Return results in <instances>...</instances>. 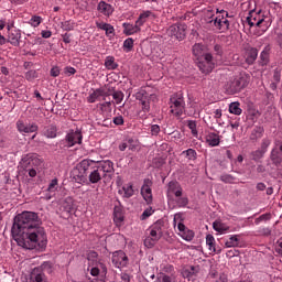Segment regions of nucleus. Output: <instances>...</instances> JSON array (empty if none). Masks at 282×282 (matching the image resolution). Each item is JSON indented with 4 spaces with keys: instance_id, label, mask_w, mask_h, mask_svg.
<instances>
[{
    "instance_id": "22",
    "label": "nucleus",
    "mask_w": 282,
    "mask_h": 282,
    "mask_svg": "<svg viewBox=\"0 0 282 282\" xmlns=\"http://www.w3.org/2000/svg\"><path fill=\"white\" fill-rule=\"evenodd\" d=\"M8 42L13 45V47H19L21 45V30H11L8 35Z\"/></svg>"
},
{
    "instance_id": "24",
    "label": "nucleus",
    "mask_w": 282,
    "mask_h": 282,
    "mask_svg": "<svg viewBox=\"0 0 282 282\" xmlns=\"http://www.w3.org/2000/svg\"><path fill=\"white\" fill-rule=\"evenodd\" d=\"M97 10L100 14H104V17H111L113 14V6L102 0L98 3Z\"/></svg>"
},
{
    "instance_id": "2",
    "label": "nucleus",
    "mask_w": 282,
    "mask_h": 282,
    "mask_svg": "<svg viewBox=\"0 0 282 282\" xmlns=\"http://www.w3.org/2000/svg\"><path fill=\"white\" fill-rule=\"evenodd\" d=\"M113 173V162L110 160L97 162V165L88 174L90 184H98L102 177L110 178Z\"/></svg>"
},
{
    "instance_id": "63",
    "label": "nucleus",
    "mask_w": 282,
    "mask_h": 282,
    "mask_svg": "<svg viewBox=\"0 0 282 282\" xmlns=\"http://www.w3.org/2000/svg\"><path fill=\"white\" fill-rule=\"evenodd\" d=\"M273 149H276V151H280V153H282V141L275 140Z\"/></svg>"
},
{
    "instance_id": "12",
    "label": "nucleus",
    "mask_w": 282,
    "mask_h": 282,
    "mask_svg": "<svg viewBox=\"0 0 282 282\" xmlns=\"http://www.w3.org/2000/svg\"><path fill=\"white\" fill-rule=\"evenodd\" d=\"M90 268L91 276H97L94 282H107V265L102 262H96Z\"/></svg>"
},
{
    "instance_id": "54",
    "label": "nucleus",
    "mask_w": 282,
    "mask_h": 282,
    "mask_svg": "<svg viewBox=\"0 0 282 282\" xmlns=\"http://www.w3.org/2000/svg\"><path fill=\"white\" fill-rule=\"evenodd\" d=\"M263 155H265V151L256 150L252 152V160H254V162H259V160H261V158H263Z\"/></svg>"
},
{
    "instance_id": "53",
    "label": "nucleus",
    "mask_w": 282,
    "mask_h": 282,
    "mask_svg": "<svg viewBox=\"0 0 282 282\" xmlns=\"http://www.w3.org/2000/svg\"><path fill=\"white\" fill-rule=\"evenodd\" d=\"M111 105H113V101H105L102 104H98L97 107L101 111H111Z\"/></svg>"
},
{
    "instance_id": "23",
    "label": "nucleus",
    "mask_w": 282,
    "mask_h": 282,
    "mask_svg": "<svg viewBox=\"0 0 282 282\" xmlns=\"http://www.w3.org/2000/svg\"><path fill=\"white\" fill-rule=\"evenodd\" d=\"M122 28H123V34H126V36H131L133 34H138V32H140L142 30L139 26L138 22H135L134 24L124 22L122 24Z\"/></svg>"
},
{
    "instance_id": "14",
    "label": "nucleus",
    "mask_w": 282,
    "mask_h": 282,
    "mask_svg": "<svg viewBox=\"0 0 282 282\" xmlns=\"http://www.w3.org/2000/svg\"><path fill=\"white\" fill-rule=\"evenodd\" d=\"M112 263L115 268H127V263H129V258L124 251L119 250L112 253Z\"/></svg>"
},
{
    "instance_id": "3",
    "label": "nucleus",
    "mask_w": 282,
    "mask_h": 282,
    "mask_svg": "<svg viewBox=\"0 0 282 282\" xmlns=\"http://www.w3.org/2000/svg\"><path fill=\"white\" fill-rule=\"evenodd\" d=\"M148 237L144 239L145 248H153L162 236L164 235V220L159 219L156 220L148 230Z\"/></svg>"
},
{
    "instance_id": "37",
    "label": "nucleus",
    "mask_w": 282,
    "mask_h": 282,
    "mask_svg": "<svg viewBox=\"0 0 282 282\" xmlns=\"http://www.w3.org/2000/svg\"><path fill=\"white\" fill-rule=\"evenodd\" d=\"M175 204L177 208H186V206H188V197L183 196V194L181 196H176Z\"/></svg>"
},
{
    "instance_id": "10",
    "label": "nucleus",
    "mask_w": 282,
    "mask_h": 282,
    "mask_svg": "<svg viewBox=\"0 0 282 282\" xmlns=\"http://www.w3.org/2000/svg\"><path fill=\"white\" fill-rule=\"evenodd\" d=\"M196 63L203 74H210V72L215 69V57H213V54L210 53H207L203 57L196 59Z\"/></svg>"
},
{
    "instance_id": "28",
    "label": "nucleus",
    "mask_w": 282,
    "mask_h": 282,
    "mask_svg": "<svg viewBox=\"0 0 282 282\" xmlns=\"http://www.w3.org/2000/svg\"><path fill=\"white\" fill-rule=\"evenodd\" d=\"M270 159H271L272 164H274V166H281L282 154L280 151H276V149H272Z\"/></svg>"
},
{
    "instance_id": "4",
    "label": "nucleus",
    "mask_w": 282,
    "mask_h": 282,
    "mask_svg": "<svg viewBox=\"0 0 282 282\" xmlns=\"http://www.w3.org/2000/svg\"><path fill=\"white\" fill-rule=\"evenodd\" d=\"M247 23L250 28H259L257 32V36H262L268 32V24L265 23V18L261 14V11H250L249 15L247 17Z\"/></svg>"
},
{
    "instance_id": "31",
    "label": "nucleus",
    "mask_w": 282,
    "mask_h": 282,
    "mask_svg": "<svg viewBox=\"0 0 282 282\" xmlns=\"http://www.w3.org/2000/svg\"><path fill=\"white\" fill-rule=\"evenodd\" d=\"M263 127L261 126H257L253 128L251 135H250V140H253V142H256L257 140H260V138H263Z\"/></svg>"
},
{
    "instance_id": "21",
    "label": "nucleus",
    "mask_w": 282,
    "mask_h": 282,
    "mask_svg": "<svg viewBox=\"0 0 282 282\" xmlns=\"http://www.w3.org/2000/svg\"><path fill=\"white\" fill-rule=\"evenodd\" d=\"M193 56L198 61L199 58H203V56H206L208 53V48L203 43H196L192 47Z\"/></svg>"
},
{
    "instance_id": "18",
    "label": "nucleus",
    "mask_w": 282,
    "mask_h": 282,
    "mask_svg": "<svg viewBox=\"0 0 282 282\" xmlns=\"http://www.w3.org/2000/svg\"><path fill=\"white\" fill-rule=\"evenodd\" d=\"M184 195V189L182 188V185H180L178 182H170L167 185V197H182Z\"/></svg>"
},
{
    "instance_id": "43",
    "label": "nucleus",
    "mask_w": 282,
    "mask_h": 282,
    "mask_svg": "<svg viewBox=\"0 0 282 282\" xmlns=\"http://www.w3.org/2000/svg\"><path fill=\"white\" fill-rule=\"evenodd\" d=\"M46 191H48V193H53V195H56V191H58V178H53L50 182Z\"/></svg>"
},
{
    "instance_id": "33",
    "label": "nucleus",
    "mask_w": 282,
    "mask_h": 282,
    "mask_svg": "<svg viewBox=\"0 0 282 282\" xmlns=\"http://www.w3.org/2000/svg\"><path fill=\"white\" fill-rule=\"evenodd\" d=\"M97 28L99 30H104L106 33V36H109L111 34H113V32H116V30L113 29V25H111L109 23H105V22L97 23Z\"/></svg>"
},
{
    "instance_id": "17",
    "label": "nucleus",
    "mask_w": 282,
    "mask_h": 282,
    "mask_svg": "<svg viewBox=\"0 0 282 282\" xmlns=\"http://www.w3.org/2000/svg\"><path fill=\"white\" fill-rule=\"evenodd\" d=\"M39 162H41V160H39L36 158V155L34 154H26L20 162V166L21 169H23V171H28L30 169H32L35 164H39Z\"/></svg>"
},
{
    "instance_id": "47",
    "label": "nucleus",
    "mask_w": 282,
    "mask_h": 282,
    "mask_svg": "<svg viewBox=\"0 0 282 282\" xmlns=\"http://www.w3.org/2000/svg\"><path fill=\"white\" fill-rule=\"evenodd\" d=\"M187 127L191 130L192 135L194 138H197V135H199V133L197 132V121H195V120L187 121Z\"/></svg>"
},
{
    "instance_id": "59",
    "label": "nucleus",
    "mask_w": 282,
    "mask_h": 282,
    "mask_svg": "<svg viewBox=\"0 0 282 282\" xmlns=\"http://www.w3.org/2000/svg\"><path fill=\"white\" fill-rule=\"evenodd\" d=\"M270 144H272V141L270 139H263L261 143V151H264V153H267Z\"/></svg>"
},
{
    "instance_id": "16",
    "label": "nucleus",
    "mask_w": 282,
    "mask_h": 282,
    "mask_svg": "<svg viewBox=\"0 0 282 282\" xmlns=\"http://www.w3.org/2000/svg\"><path fill=\"white\" fill-rule=\"evenodd\" d=\"M17 129L20 133H36L39 126L36 123H25L23 120H18Z\"/></svg>"
},
{
    "instance_id": "34",
    "label": "nucleus",
    "mask_w": 282,
    "mask_h": 282,
    "mask_svg": "<svg viewBox=\"0 0 282 282\" xmlns=\"http://www.w3.org/2000/svg\"><path fill=\"white\" fill-rule=\"evenodd\" d=\"M105 67L106 69H110V70L118 69V63H116V57L111 55L107 56L105 59Z\"/></svg>"
},
{
    "instance_id": "64",
    "label": "nucleus",
    "mask_w": 282,
    "mask_h": 282,
    "mask_svg": "<svg viewBox=\"0 0 282 282\" xmlns=\"http://www.w3.org/2000/svg\"><path fill=\"white\" fill-rule=\"evenodd\" d=\"M276 252L282 257V237L278 240Z\"/></svg>"
},
{
    "instance_id": "27",
    "label": "nucleus",
    "mask_w": 282,
    "mask_h": 282,
    "mask_svg": "<svg viewBox=\"0 0 282 282\" xmlns=\"http://www.w3.org/2000/svg\"><path fill=\"white\" fill-rule=\"evenodd\" d=\"M213 228L216 232H219L220 235H224L225 232H228V230H230V227H228V225H226L225 223H221V220L214 221Z\"/></svg>"
},
{
    "instance_id": "42",
    "label": "nucleus",
    "mask_w": 282,
    "mask_h": 282,
    "mask_svg": "<svg viewBox=\"0 0 282 282\" xmlns=\"http://www.w3.org/2000/svg\"><path fill=\"white\" fill-rule=\"evenodd\" d=\"M229 113H234L235 116H241L242 110L239 107V102H231L229 105Z\"/></svg>"
},
{
    "instance_id": "55",
    "label": "nucleus",
    "mask_w": 282,
    "mask_h": 282,
    "mask_svg": "<svg viewBox=\"0 0 282 282\" xmlns=\"http://www.w3.org/2000/svg\"><path fill=\"white\" fill-rule=\"evenodd\" d=\"M224 184H235V177L230 174H224L220 176Z\"/></svg>"
},
{
    "instance_id": "8",
    "label": "nucleus",
    "mask_w": 282,
    "mask_h": 282,
    "mask_svg": "<svg viewBox=\"0 0 282 282\" xmlns=\"http://www.w3.org/2000/svg\"><path fill=\"white\" fill-rule=\"evenodd\" d=\"M248 85H250V75L240 73L239 76L230 83L228 91L229 94H239V91L246 89Z\"/></svg>"
},
{
    "instance_id": "36",
    "label": "nucleus",
    "mask_w": 282,
    "mask_h": 282,
    "mask_svg": "<svg viewBox=\"0 0 282 282\" xmlns=\"http://www.w3.org/2000/svg\"><path fill=\"white\" fill-rule=\"evenodd\" d=\"M197 272H199V267H189L188 269H185L183 271V276L185 279H193V276H195V274H197Z\"/></svg>"
},
{
    "instance_id": "44",
    "label": "nucleus",
    "mask_w": 282,
    "mask_h": 282,
    "mask_svg": "<svg viewBox=\"0 0 282 282\" xmlns=\"http://www.w3.org/2000/svg\"><path fill=\"white\" fill-rule=\"evenodd\" d=\"M24 78L29 83H32V80H36V78H39V72H36V69H31L24 74Z\"/></svg>"
},
{
    "instance_id": "1",
    "label": "nucleus",
    "mask_w": 282,
    "mask_h": 282,
    "mask_svg": "<svg viewBox=\"0 0 282 282\" xmlns=\"http://www.w3.org/2000/svg\"><path fill=\"white\" fill-rule=\"evenodd\" d=\"M43 221L39 214L34 212H23L13 221L11 234L18 246L26 250L45 248L47 246V235L42 227Z\"/></svg>"
},
{
    "instance_id": "50",
    "label": "nucleus",
    "mask_w": 282,
    "mask_h": 282,
    "mask_svg": "<svg viewBox=\"0 0 282 282\" xmlns=\"http://www.w3.org/2000/svg\"><path fill=\"white\" fill-rule=\"evenodd\" d=\"M123 50H124V52H131V50H133V39L132 37H128L124 40Z\"/></svg>"
},
{
    "instance_id": "30",
    "label": "nucleus",
    "mask_w": 282,
    "mask_h": 282,
    "mask_svg": "<svg viewBox=\"0 0 282 282\" xmlns=\"http://www.w3.org/2000/svg\"><path fill=\"white\" fill-rule=\"evenodd\" d=\"M155 98V95H149L144 100L140 101L141 109L144 113H149L151 111V100Z\"/></svg>"
},
{
    "instance_id": "52",
    "label": "nucleus",
    "mask_w": 282,
    "mask_h": 282,
    "mask_svg": "<svg viewBox=\"0 0 282 282\" xmlns=\"http://www.w3.org/2000/svg\"><path fill=\"white\" fill-rule=\"evenodd\" d=\"M183 155H186V158L189 160H197V152L193 149L183 151Z\"/></svg>"
},
{
    "instance_id": "49",
    "label": "nucleus",
    "mask_w": 282,
    "mask_h": 282,
    "mask_svg": "<svg viewBox=\"0 0 282 282\" xmlns=\"http://www.w3.org/2000/svg\"><path fill=\"white\" fill-rule=\"evenodd\" d=\"M112 98L117 105H120L124 100V93L117 90L112 94Z\"/></svg>"
},
{
    "instance_id": "58",
    "label": "nucleus",
    "mask_w": 282,
    "mask_h": 282,
    "mask_svg": "<svg viewBox=\"0 0 282 282\" xmlns=\"http://www.w3.org/2000/svg\"><path fill=\"white\" fill-rule=\"evenodd\" d=\"M112 122L117 127H122V124H124V118L122 117V115H119L117 117H113Z\"/></svg>"
},
{
    "instance_id": "9",
    "label": "nucleus",
    "mask_w": 282,
    "mask_h": 282,
    "mask_svg": "<svg viewBox=\"0 0 282 282\" xmlns=\"http://www.w3.org/2000/svg\"><path fill=\"white\" fill-rule=\"evenodd\" d=\"M216 13L218 14L214 19L216 30H219V32H228V30H230V21H228V17L230 15L228 14V11L217 9Z\"/></svg>"
},
{
    "instance_id": "39",
    "label": "nucleus",
    "mask_w": 282,
    "mask_h": 282,
    "mask_svg": "<svg viewBox=\"0 0 282 282\" xmlns=\"http://www.w3.org/2000/svg\"><path fill=\"white\" fill-rule=\"evenodd\" d=\"M158 282H175V274L171 273V275L166 273H160L156 278Z\"/></svg>"
},
{
    "instance_id": "35",
    "label": "nucleus",
    "mask_w": 282,
    "mask_h": 282,
    "mask_svg": "<svg viewBox=\"0 0 282 282\" xmlns=\"http://www.w3.org/2000/svg\"><path fill=\"white\" fill-rule=\"evenodd\" d=\"M58 129L56 128V126L51 124L44 128V135L45 138H56V133H57Z\"/></svg>"
},
{
    "instance_id": "61",
    "label": "nucleus",
    "mask_w": 282,
    "mask_h": 282,
    "mask_svg": "<svg viewBox=\"0 0 282 282\" xmlns=\"http://www.w3.org/2000/svg\"><path fill=\"white\" fill-rule=\"evenodd\" d=\"M64 73L66 74V76H74V74H76V68L72 66H66L64 68Z\"/></svg>"
},
{
    "instance_id": "40",
    "label": "nucleus",
    "mask_w": 282,
    "mask_h": 282,
    "mask_svg": "<svg viewBox=\"0 0 282 282\" xmlns=\"http://www.w3.org/2000/svg\"><path fill=\"white\" fill-rule=\"evenodd\" d=\"M61 28L64 30V32H72V30L76 28V23L73 20H66L62 22Z\"/></svg>"
},
{
    "instance_id": "25",
    "label": "nucleus",
    "mask_w": 282,
    "mask_h": 282,
    "mask_svg": "<svg viewBox=\"0 0 282 282\" xmlns=\"http://www.w3.org/2000/svg\"><path fill=\"white\" fill-rule=\"evenodd\" d=\"M135 191L133 189V185L131 183L121 186L118 189V194L121 195L124 199H129L133 197Z\"/></svg>"
},
{
    "instance_id": "32",
    "label": "nucleus",
    "mask_w": 282,
    "mask_h": 282,
    "mask_svg": "<svg viewBox=\"0 0 282 282\" xmlns=\"http://www.w3.org/2000/svg\"><path fill=\"white\" fill-rule=\"evenodd\" d=\"M113 221L116 224H122L124 221V214H122V207L116 206L113 209Z\"/></svg>"
},
{
    "instance_id": "15",
    "label": "nucleus",
    "mask_w": 282,
    "mask_h": 282,
    "mask_svg": "<svg viewBox=\"0 0 282 282\" xmlns=\"http://www.w3.org/2000/svg\"><path fill=\"white\" fill-rule=\"evenodd\" d=\"M66 142L68 144V147H74L75 144H82L83 142V133L80 132V130H70L67 134H66Z\"/></svg>"
},
{
    "instance_id": "11",
    "label": "nucleus",
    "mask_w": 282,
    "mask_h": 282,
    "mask_svg": "<svg viewBox=\"0 0 282 282\" xmlns=\"http://www.w3.org/2000/svg\"><path fill=\"white\" fill-rule=\"evenodd\" d=\"M186 23H175L167 29V34L171 39L176 41H184L186 39Z\"/></svg>"
},
{
    "instance_id": "26",
    "label": "nucleus",
    "mask_w": 282,
    "mask_h": 282,
    "mask_svg": "<svg viewBox=\"0 0 282 282\" xmlns=\"http://www.w3.org/2000/svg\"><path fill=\"white\" fill-rule=\"evenodd\" d=\"M205 140L209 147H219V142H221V140L219 139V134L215 132H209L205 137Z\"/></svg>"
},
{
    "instance_id": "62",
    "label": "nucleus",
    "mask_w": 282,
    "mask_h": 282,
    "mask_svg": "<svg viewBox=\"0 0 282 282\" xmlns=\"http://www.w3.org/2000/svg\"><path fill=\"white\" fill-rule=\"evenodd\" d=\"M273 80H274V83H281V70L280 69L274 70Z\"/></svg>"
},
{
    "instance_id": "38",
    "label": "nucleus",
    "mask_w": 282,
    "mask_h": 282,
    "mask_svg": "<svg viewBox=\"0 0 282 282\" xmlns=\"http://www.w3.org/2000/svg\"><path fill=\"white\" fill-rule=\"evenodd\" d=\"M226 248H237L239 246V236L232 235L229 239L225 242Z\"/></svg>"
},
{
    "instance_id": "51",
    "label": "nucleus",
    "mask_w": 282,
    "mask_h": 282,
    "mask_svg": "<svg viewBox=\"0 0 282 282\" xmlns=\"http://www.w3.org/2000/svg\"><path fill=\"white\" fill-rule=\"evenodd\" d=\"M214 54L216 58H221L224 56V46H221L220 44H215Z\"/></svg>"
},
{
    "instance_id": "20",
    "label": "nucleus",
    "mask_w": 282,
    "mask_h": 282,
    "mask_svg": "<svg viewBox=\"0 0 282 282\" xmlns=\"http://www.w3.org/2000/svg\"><path fill=\"white\" fill-rule=\"evenodd\" d=\"M96 164H98V162H96L94 160H89V159H84L76 166L79 169V171H83L84 173L89 175V173H91L93 169H95Z\"/></svg>"
},
{
    "instance_id": "41",
    "label": "nucleus",
    "mask_w": 282,
    "mask_h": 282,
    "mask_svg": "<svg viewBox=\"0 0 282 282\" xmlns=\"http://www.w3.org/2000/svg\"><path fill=\"white\" fill-rule=\"evenodd\" d=\"M100 96H102V90L96 89L87 97V101L94 104L96 100H98V98H100Z\"/></svg>"
},
{
    "instance_id": "5",
    "label": "nucleus",
    "mask_w": 282,
    "mask_h": 282,
    "mask_svg": "<svg viewBox=\"0 0 282 282\" xmlns=\"http://www.w3.org/2000/svg\"><path fill=\"white\" fill-rule=\"evenodd\" d=\"M186 109V101H184V95L182 93H175L170 97V112L176 118L183 116Z\"/></svg>"
},
{
    "instance_id": "48",
    "label": "nucleus",
    "mask_w": 282,
    "mask_h": 282,
    "mask_svg": "<svg viewBox=\"0 0 282 282\" xmlns=\"http://www.w3.org/2000/svg\"><path fill=\"white\" fill-rule=\"evenodd\" d=\"M29 23L32 28H39L41 23H43V18H41V15H33Z\"/></svg>"
},
{
    "instance_id": "7",
    "label": "nucleus",
    "mask_w": 282,
    "mask_h": 282,
    "mask_svg": "<svg viewBox=\"0 0 282 282\" xmlns=\"http://www.w3.org/2000/svg\"><path fill=\"white\" fill-rule=\"evenodd\" d=\"M44 272L48 274L52 272V263L43 262L41 267L34 268L30 274L29 282H47Z\"/></svg>"
},
{
    "instance_id": "45",
    "label": "nucleus",
    "mask_w": 282,
    "mask_h": 282,
    "mask_svg": "<svg viewBox=\"0 0 282 282\" xmlns=\"http://www.w3.org/2000/svg\"><path fill=\"white\" fill-rule=\"evenodd\" d=\"M257 56H259V52H257V48H251L247 56V63L251 65V63H254L257 61Z\"/></svg>"
},
{
    "instance_id": "19",
    "label": "nucleus",
    "mask_w": 282,
    "mask_h": 282,
    "mask_svg": "<svg viewBox=\"0 0 282 282\" xmlns=\"http://www.w3.org/2000/svg\"><path fill=\"white\" fill-rule=\"evenodd\" d=\"M72 177L77 184H87L88 174L76 165L72 171Z\"/></svg>"
},
{
    "instance_id": "46",
    "label": "nucleus",
    "mask_w": 282,
    "mask_h": 282,
    "mask_svg": "<svg viewBox=\"0 0 282 282\" xmlns=\"http://www.w3.org/2000/svg\"><path fill=\"white\" fill-rule=\"evenodd\" d=\"M206 245L208 246V250L212 252H216L217 249L215 248V237L213 235L206 236Z\"/></svg>"
},
{
    "instance_id": "6",
    "label": "nucleus",
    "mask_w": 282,
    "mask_h": 282,
    "mask_svg": "<svg viewBox=\"0 0 282 282\" xmlns=\"http://www.w3.org/2000/svg\"><path fill=\"white\" fill-rule=\"evenodd\" d=\"M173 226L174 228L177 227L182 239H184L185 241H193V239L195 238V232H193V230L191 229H187L186 225H184L182 214L177 213L174 215Z\"/></svg>"
},
{
    "instance_id": "56",
    "label": "nucleus",
    "mask_w": 282,
    "mask_h": 282,
    "mask_svg": "<svg viewBox=\"0 0 282 282\" xmlns=\"http://www.w3.org/2000/svg\"><path fill=\"white\" fill-rule=\"evenodd\" d=\"M153 213H155V210H153V207H149V208L144 209V212L141 215L142 221H144V219H149V217H151V215H153Z\"/></svg>"
},
{
    "instance_id": "29",
    "label": "nucleus",
    "mask_w": 282,
    "mask_h": 282,
    "mask_svg": "<svg viewBox=\"0 0 282 282\" xmlns=\"http://www.w3.org/2000/svg\"><path fill=\"white\" fill-rule=\"evenodd\" d=\"M149 17H153L152 11L147 10V11L141 12L138 20L135 21L138 26L142 28V25H144V23L149 20Z\"/></svg>"
},
{
    "instance_id": "13",
    "label": "nucleus",
    "mask_w": 282,
    "mask_h": 282,
    "mask_svg": "<svg viewBox=\"0 0 282 282\" xmlns=\"http://www.w3.org/2000/svg\"><path fill=\"white\" fill-rule=\"evenodd\" d=\"M151 186H153V182L150 178H144L143 185L141 187V195L147 204L153 203V192Z\"/></svg>"
},
{
    "instance_id": "57",
    "label": "nucleus",
    "mask_w": 282,
    "mask_h": 282,
    "mask_svg": "<svg viewBox=\"0 0 282 282\" xmlns=\"http://www.w3.org/2000/svg\"><path fill=\"white\" fill-rule=\"evenodd\" d=\"M148 96H149V94H147V90H139V91L135 93V95H134L135 100H139V102H141L142 100H144Z\"/></svg>"
},
{
    "instance_id": "60",
    "label": "nucleus",
    "mask_w": 282,
    "mask_h": 282,
    "mask_svg": "<svg viewBox=\"0 0 282 282\" xmlns=\"http://www.w3.org/2000/svg\"><path fill=\"white\" fill-rule=\"evenodd\" d=\"M272 219L271 214H262L259 218L256 219V224H259V221H270Z\"/></svg>"
}]
</instances>
